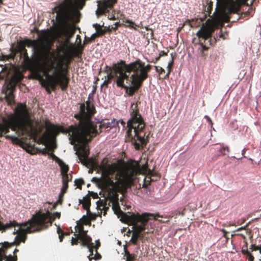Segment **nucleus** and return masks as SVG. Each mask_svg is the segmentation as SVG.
<instances>
[{
  "label": "nucleus",
  "mask_w": 261,
  "mask_h": 261,
  "mask_svg": "<svg viewBox=\"0 0 261 261\" xmlns=\"http://www.w3.org/2000/svg\"><path fill=\"white\" fill-rule=\"evenodd\" d=\"M10 128L15 132L18 136L23 137L19 138L18 137L7 135L6 138L10 139L13 143L19 145L25 149H27L29 145L24 142V138L30 137L36 141L41 130L37 122L31 118L26 106L22 104L17 106L14 115H9L8 118H3L2 123L0 124V136L8 133ZM60 131L59 127L49 124L45 132L38 139V141L45 146L42 151L43 153H48L58 163L62 175V182L68 185L72 178L71 175L67 173L68 166L53 153L56 147L55 138Z\"/></svg>",
  "instance_id": "nucleus-1"
},
{
  "label": "nucleus",
  "mask_w": 261,
  "mask_h": 261,
  "mask_svg": "<svg viewBox=\"0 0 261 261\" xmlns=\"http://www.w3.org/2000/svg\"><path fill=\"white\" fill-rule=\"evenodd\" d=\"M80 113L75 117L80 119L78 127L71 125L67 129L70 143L74 146L76 154L84 165L90 166L92 169L97 168L99 165L95 161L88 158L89 148L86 144L92 138L101 132L102 129L108 130L116 127L118 121L103 120L100 123H95L90 120L94 113V108L90 102H86L80 107Z\"/></svg>",
  "instance_id": "nucleus-2"
},
{
  "label": "nucleus",
  "mask_w": 261,
  "mask_h": 261,
  "mask_svg": "<svg viewBox=\"0 0 261 261\" xmlns=\"http://www.w3.org/2000/svg\"><path fill=\"white\" fill-rule=\"evenodd\" d=\"M151 68L150 65H145L140 60L128 64L121 61L113 65L114 75H110V76L116 77L117 85L119 87L128 88L130 86V92L133 94L147 77Z\"/></svg>",
  "instance_id": "nucleus-3"
},
{
  "label": "nucleus",
  "mask_w": 261,
  "mask_h": 261,
  "mask_svg": "<svg viewBox=\"0 0 261 261\" xmlns=\"http://www.w3.org/2000/svg\"><path fill=\"white\" fill-rule=\"evenodd\" d=\"M60 216V213L58 212H39L33 215L30 220L23 223H18L15 221H10L9 223L5 224L0 222V230H13L14 234H17L14 243L18 245L21 242H25L28 233L39 231L48 227L56 218H59Z\"/></svg>",
  "instance_id": "nucleus-4"
},
{
  "label": "nucleus",
  "mask_w": 261,
  "mask_h": 261,
  "mask_svg": "<svg viewBox=\"0 0 261 261\" xmlns=\"http://www.w3.org/2000/svg\"><path fill=\"white\" fill-rule=\"evenodd\" d=\"M71 55V48L67 43H64L58 48L54 62L51 61L48 65L49 68L54 69V72L52 74L46 73L45 78L42 81L47 88L53 90L56 85L59 84L63 90L66 89L68 79L65 72L67 70L70 62Z\"/></svg>",
  "instance_id": "nucleus-5"
},
{
  "label": "nucleus",
  "mask_w": 261,
  "mask_h": 261,
  "mask_svg": "<svg viewBox=\"0 0 261 261\" xmlns=\"http://www.w3.org/2000/svg\"><path fill=\"white\" fill-rule=\"evenodd\" d=\"M101 172L100 184L102 188L108 192V196L112 203V208L115 213L119 211L118 192L122 194L126 191L127 187H121V180L116 174L118 165H101L98 168Z\"/></svg>",
  "instance_id": "nucleus-6"
},
{
  "label": "nucleus",
  "mask_w": 261,
  "mask_h": 261,
  "mask_svg": "<svg viewBox=\"0 0 261 261\" xmlns=\"http://www.w3.org/2000/svg\"><path fill=\"white\" fill-rule=\"evenodd\" d=\"M254 0H225L221 10L212 19H208L202 23L196 35L204 40L210 38L220 24L229 20L228 13L237 12L241 5L246 2L252 4Z\"/></svg>",
  "instance_id": "nucleus-7"
},
{
  "label": "nucleus",
  "mask_w": 261,
  "mask_h": 261,
  "mask_svg": "<svg viewBox=\"0 0 261 261\" xmlns=\"http://www.w3.org/2000/svg\"><path fill=\"white\" fill-rule=\"evenodd\" d=\"M145 175L144 178V185L146 186L151 180V176L154 175L153 171L148 169L147 163L143 164L141 167L137 162H129L122 168L118 169L116 174L121 180V187H128L133 184L137 174Z\"/></svg>",
  "instance_id": "nucleus-8"
},
{
  "label": "nucleus",
  "mask_w": 261,
  "mask_h": 261,
  "mask_svg": "<svg viewBox=\"0 0 261 261\" xmlns=\"http://www.w3.org/2000/svg\"><path fill=\"white\" fill-rule=\"evenodd\" d=\"M136 105H132L131 118L127 122V137L135 141L134 145L139 149L147 143V137L143 132L145 125L141 116L138 114Z\"/></svg>",
  "instance_id": "nucleus-9"
},
{
  "label": "nucleus",
  "mask_w": 261,
  "mask_h": 261,
  "mask_svg": "<svg viewBox=\"0 0 261 261\" xmlns=\"http://www.w3.org/2000/svg\"><path fill=\"white\" fill-rule=\"evenodd\" d=\"M57 37V33L55 31L47 30L43 32L37 40H30L29 39L23 41L24 45L32 48L34 60L37 63L43 61L46 64V60L47 58L46 53L43 50L45 46L51 44Z\"/></svg>",
  "instance_id": "nucleus-10"
},
{
  "label": "nucleus",
  "mask_w": 261,
  "mask_h": 261,
  "mask_svg": "<svg viewBox=\"0 0 261 261\" xmlns=\"http://www.w3.org/2000/svg\"><path fill=\"white\" fill-rule=\"evenodd\" d=\"M90 224V220L86 217H83L76 223L75 226L76 233H74L75 238L72 237L71 239V245L77 244L79 240L80 241L82 246H86L88 248V251L90 252V255L93 253V249H96L100 246L99 240L96 241V244L94 245L91 242V238L86 234V231L84 229V225H87Z\"/></svg>",
  "instance_id": "nucleus-11"
},
{
  "label": "nucleus",
  "mask_w": 261,
  "mask_h": 261,
  "mask_svg": "<svg viewBox=\"0 0 261 261\" xmlns=\"http://www.w3.org/2000/svg\"><path fill=\"white\" fill-rule=\"evenodd\" d=\"M150 216H152V215L147 213L141 215L128 213L123 216V218L125 222L133 225V233L130 241L133 244H136L138 239L143 237L142 231L145 229V225Z\"/></svg>",
  "instance_id": "nucleus-12"
},
{
  "label": "nucleus",
  "mask_w": 261,
  "mask_h": 261,
  "mask_svg": "<svg viewBox=\"0 0 261 261\" xmlns=\"http://www.w3.org/2000/svg\"><path fill=\"white\" fill-rule=\"evenodd\" d=\"M117 0H99L97 1V9L96 14L97 16L102 15L113 8Z\"/></svg>",
  "instance_id": "nucleus-13"
},
{
  "label": "nucleus",
  "mask_w": 261,
  "mask_h": 261,
  "mask_svg": "<svg viewBox=\"0 0 261 261\" xmlns=\"http://www.w3.org/2000/svg\"><path fill=\"white\" fill-rule=\"evenodd\" d=\"M7 246H8V243L3 245L0 248V261H16V257L6 255L5 249H7Z\"/></svg>",
  "instance_id": "nucleus-14"
},
{
  "label": "nucleus",
  "mask_w": 261,
  "mask_h": 261,
  "mask_svg": "<svg viewBox=\"0 0 261 261\" xmlns=\"http://www.w3.org/2000/svg\"><path fill=\"white\" fill-rule=\"evenodd\" d=\"M249 249L251 252L252 260L255 259V261H261V247L251 245Z\"/></svg>",
  "instance_id": "nucleus-15"
},
{
  "label": "nucleus",
  "mask_w": 261,
  "mask_h": 261,
  "mask_svg": "<svg viewBox=\"0 0 261 261\" xmlns=\"http://www.w3.org/2000/svg\"><path fill=\"white\" fill-rule=\"evenodd\" d=\"M93 26L95 29L96 32L91 35V37L88 38L89 40H94L95 38L98 37L99 35L103 34L104 33L103 31L101 29V25L99 24L95 23L93 24Z\"/></svg>",
  "instance_id": "nucleus-16"
},
{
  "label": "nucleus",
  "mask_w": 261,
  "mask_h": 261,
  "mask_svg": "<svg viewBox=\"0 0 261 261\" xmlns=\"http://www.w3.org/2000/svg\"><path fill=\"white\" fill-rule=\"evenodd\" d=\"M123 23L125 27L129 28H133L135 30H137V28L138 27L142 28V25L137 24L134 22L129 19H125L123 21Z\"/></svg>",
  "instance_id": "nucleus-17"
},
{
  "label": "nucleus",
  "mask_w": 261,
  "mask_h": 261,
  "mask_svg": "<svg viewBox=\"0 0 261 261\" xmlns=\"http://www.w3.org/2000/svg\"><path fill=\"white\" fill-rule=\"evenodd\" d=\"M68 188V185L66 184H63L62 187L61 188V190L59 195V199L58 201L60 202H61L63 199L64 195L66 192Z\"/></svg>",
  "instance_id": "nucleus-18"
},
{
  "label": "nucleus",
  "mask_w": 261,
  "mask_h": 261,
  "mask_svg": "<svg viewBox=\"0 0 261 261\" xmlns=\"http://www.w3.org/2000/svg\"><path fill=\"white\" fill-rule=\"evenodd\" d=\"M171 61H170L168 63L167 67V72L166 74L164 76V78L168 77V76L170 73L171 67H172V66L173 65V61L174 55L173 53L171 54Z\"/></svg>",
  "instance_id": "nucleus-19"
},
{
  "label": "nucleus",
  "mask_w": 261,
  "mask_h": 261,
  "mask_svg": "<svg viewBox=\"0 0 261 261\" xmlns=\"http://www.w3.org/2000/svg\"><path fill=\"white\" fill-rule=\"evenodd\" d=\"M83 183L84 181L82 179H76L74 180L75 185L79 189H81V186Z\"/></svg>",
  "instance_id": "nucleus-20"
},
{
  "label": "nucleus",
  "mask_w": 261,
  "mask_h": 261,
  "mask_svg": "<svg viewBox=\"0 0 261 261\" xmlns=\"http://www.w3.org/2000/svg\"><path fill=\"white\" fill-rule=\"evenodd\" d=\"M155 69L156 70V71L158 72H159V73L160 74H163V73H165V70L163 68L161 67H160V66H155Z\"/></svg>",
  "instance_id": "nucleus-21"
},
{
  "label": "nucleus",
  "mask_w": 261,
  "mask_h": 261,
  "mask_svg": "<svg viewBox=\"0 0 261 261\" xmlns=\"http://www.w3.org/2000/svg\"><path fill=\"white\" fill-rule=\"evenodd\" d=\"M126 261H133L132 256L127 252L125 253Z\"/></svg>",
  "instance_id": "nucleus-22"
},
{
  "label": "nucleus",
  "mask_w": 261,
  "mask_h": 261,
  "mask_svg": "<svg viewBox=\"0 0 261 261\" xmlns=\"http://www.w3.org/2000/svg\"><path fill=\"white\" fill-rule=\"evenodd\" d=\"M207 47L204 45L203 44H201L200 45V47L199 48V50L201 53H203L204 50H206L207 49Z\"/></svg>",
  "instance_id": "nucleus-23"
},
{
  "label": "nucleus",
  "mask_w": 261,
  "mask_h": 261,
  "mask_svg": "<svg viewBox=\"0 0 261 261\" xmlns=\"http://www.w3.org/2000/svg\"><path fill=\"white\" fill-rule=\"evenodd\" d=\"M242 253L243 254H246L247 255V258H249V255H251V252H250V251H249L247 249H246V250H242Z\"/></svg>",
  "instance_id": "nucleus-24"
},
{
  "label": "nucleus",
  "mask_w": 261,
  "mask_h": 261,
  "mask_svg": "<svg viewBox=\"0 0 261 261\" xmlns=\"http://www.w3.org/2000/svg\"><path fill=\"white\" fill-rule=\"evenodd\" d=\"M58 234H59V238L60 239V242H61L62 241V239H63L62 232L61 230L59 228H58Z\"/></svg>",
  "instance_id": "nucleus-25"
},
{
  "label": "nucleus",
  "mask_w": 261,
  "mask_h": 261,
  "mask_svg": "<svg viewBox=\"0 0 261 261\" xmlns=\"http://www.w3.org/2000/svg\"><path fill=\"white\" fill-rule=\"evenodd\" d=\"M167 52H166L165 51H161L159 54V57L156 58V60H158L159 58L164 55H167Z\"/></svg>",
  "instance_id": "nucleus-26"
},
{
  "label": "nucleus",
  "mask_w": 261,
  "mask_h": 261,
  "mask_svg": "<svg viewBox=\"0 0 261 261\" xmlns=\"http://www.w3.org/2000/svg\"><path fill=\"white\" fill-rule=\"evenodd\" d=\"M83 207L85 209L88 210L90 206V203L88 202H85L83 204Z\"/></svg>",
  "instance_id": "nucleus-27"
},
{
  "label": "nucleus",
  "mask_w": 261,
  "mask_h": 261,
  "mask_svg": "<svg viewBox=\"0 0 261 261\" xmlns=\"http://www.w3.org/2000/svg\"><path fill=\"white\" fill-rule=\"evenodd\" d=\"M241 151H242V153L241 155H239L237 156H234V157L237 158V159H240L242 158L243 156H244V149H242Z\"/></svg>",
  "instance_id": "nucleus-28"
},
{
  "label": "nucleus",
  "mask_w": 261,
  "mask_h": 261,
  "mask_svg": "<svg viewBox=\"0 0 261 261\" xmlns=\"http://www.w3.org/2000/svg\"><path fill=\"white\" fill-rule=\"evenodd\" d=\"M204 117L206 118V120L211 123L212 127H213V122L211 118L208 116L205 115Z\"/></svg>",
  "instance_id": "nucleus-29"
},
{
  "label": "nucleus",
  "mask_w": 261,
  "mask_h": 261,
  "mask_svg": "<svg viewBox=\"0 0 261 261\" xmlns=\"http://www.w3.org/2000/svg\"><path fill=\"white\" fill-rule=\"evenodd\" d=\"M247 226H248V224H247L246 225H245L244 226L240 227L237 228L236 231H240V230H241L245 229L247 227Z\"/></svg>",
  "instance_id": "nucleus-30"
},
{
  "label": "nucleus",
  "mask_w": 261,
  "mask_h": 261,
  "mask_svg": "<svg viewBox=\"0 0 261 261\" xmlns=\"http://www.w3.org/2000/svg\"><path fill=\"white\" fill-rule=\"evenodd\" d=\"M115 27H114V28L112 27V29L115 30L117 28L118 25H119V22H115Z\"/></svg>",
  "instance_id": "nucleus-31"
},
{
  "label": "nucleus",
  "mask_w": 261,
  "mask_h": 261,
  "mask_svg": "<svg viewBox=\"0 0 261 261\" xmlns=\"http://www.w3.org/2000/svg\"><path fill=\"white\" fill-rule=\"evenodd\" d=\"M222 231L223 232V236L226 237V233H228V232L226 230H225V229H222Z\"/></svg>",
  "instance_id": "nucleus-32"
},
{
  "label": "nucleus",
  "mask_w": 261,
  "mask_h": 261,
  "mask_svg": "<svg viewBox=\"0 0 261 261\" xmlns=\"http://www.w3.org/2000/svg\"><path fill=\"white\" fill-rule=\"evenodd\" d=\"M110 19H115V17L114 16H112L108 17Z\"/></svg>",
  "instance_id": "nucleus-33"
},
{
  "label": "nucleus",
  "mask_w": 261,
  "mask_h": 261,
  "mask_svg": "<svg viewBox=\"0 0 261 261\" xmlns=\"http://www.w3.org/2000/svg\"><path fill=\"white\" fill-rule=\"evenodd\" d=\"M159 217V215H155V216H154V219L155 220H158Z\"/></svg>",
  "instance_id": "nucleus-34"
},
{
  "label": "nucleus",
  "mask_w": 261,
  "mask_h": 261,
  "mask_svg": "<svg viewBox=\"0 0 261 261\" xmlns=\"http://www.w3.org/2000/svg\"><path fill=\"white\" fill-rule=\"evenodd\" d=\"M248 261H253V260H252V257L251 255H249V258H248Z\"/></svg>",
  "instance_id": "nucleus-35"
},
{
  "label": "nucleus",
  "mask_w": 261,
  "mask_h": 261,
  "mask_svg": "<svg viewBox=\"0 0 261 261\" xmlns=\"http://www.w3.org/2000/svg\"><path fill=\"white\" fill-rule=\"evenodd\" d=\"M18 251V250L17 249H15V250L13 251L14 254L16 252Z\"/></svg>",
  "instance_id": "nucleus-36"
},
{
  "label": "nucleus",
  "mask_w": 261,
  "mask_h": 261,
  "mask_svg": "<svg viewBox=\"0 0 261 261\" xmlns=\"http://www.w3.org/2000/svg\"><path fill=\"white\" fill-rule=\"evenodd\" d=\"M145 29H146V30H150V29L148 28V27H145Z\"/></svg>",
  "instance_id": "nucleus-37"
},
{
  "label": "nucleus",
  "mask_w": 261,
  "mask_h": 261,
  "mask_svg": "<svg viewBox=\"0 0 261 261\" xmlns=\"http://www.w3.org/2000/svg\"><path fill=\"white\" fill-rule=\"evenodd\" d=\"M10 96H11L12 98H13V95L11 93L10 95Z\"/></svg>",
  "instance_id": "nucleus-38"
},
{
  "label": "nucleus",
  "mask_w": 261,
  "mask_h": 261,
  "mask_svg": "<svg viewBox=\"0 0 261 261\" xmlns=\"http://www.w3.org/2000/svg\"><path fill=\"white\" fill-rule=\"evenodd\" d=\"M226 150H227V151H229V148L228 147H226Z\"/></svg>",
  "instance_id": "nucleus-39"
},
{
  "label": "nucleus",
  "mask_w": 261,
  "mask_h": 261,
  "mask_svg": "<svg viewBox=\"0 0 261 261\" xmlns=\"http://www.w3.org/2000/svg\"><path fill=\"white\" fill-rule=\"evenodd\" d=\"M88 257H89V261H90L91 258H90L89 256H88Z\"/></svg>",
  "instance_id": "nucleus-40"
},
{
  "label": "nucleus",
  "mask_w": 261,
  "mask_h": 261,
  "mask_svg": "<svg viewBox=\"0 0 261 261\" xmlns=\"http://www.w3.org/2000/svg\"><path fill=\"white\" fill-rule=\"evenodd\" d=\"M239 234H240V236H244V235H243V234H242V233Z\"/></svg>",
  "instance_id": "nucleus-41"
},
{
  "label": "nucleus",
  "mask_w": 261,
  "mask_h": 261,
  "mask_svg": "<svg viewBox=\"0 0 261 261\" xmlns=\"http://www.w3.org/2000/svg\"><path fill=\"white\" fill-rule=\"evenodd\" d=\"M124 122L123 121H121V123L123 124Z\"/></svg>",
  "instance_id": "nucleus-42"
}]
</instances>
